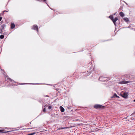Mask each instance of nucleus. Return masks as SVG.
I'll list each match as a JSON object with an SVG mask.
<instances>
[{
  "instance_id": "obj_4",
  "label": "nucleus",
  "mask_w": 135,
  "mask_h": 135,
  "mask_svg": "<svg viewBox=\"0 0 135 135\" xmlns=\"http://www.w3.org/2000/svg\"><path fill=\"white\" fill-rule=\"evenodd\" d=\"M121 96L124 98H127L128 96L127 93L125 92L123 94H122Z\"/></svg>"
},
{
  "instance_id": "obj_22",
  "label": "nucleus",
  "mask_w": 135,
  "mask_h": 135,
  "mask_svg": "<svg viewBox=\"0 0 135 135\" xmlns=\"http://www.w3.org/2000/svg\"><path fill=\"white\" fill-rule=\"evenodd\" d=\"M1 70L3 71V72H4V71L3 70H2V69H1Z\"/></svg>"
},
{
  "instance_id": "obj_20",
  "label": "nucleus",
  "mask_w": 135,
  "mask_h": 135,
  "mask_svg": "<svg viewBox=\"0 0 135 135\" xmlns=\"http://www.w3.org/2000/svg\"><path fill=\"white\" fill-rule=\"evenodd\" d=\"M116 97L119 98V97L117 95V97Z\"/></svg>"
},
{
  "instance_id": "obj_8",
  "label": "nucleus",
  "mask_w": 135,
  "mask_h": 135,
  "mask_svg": "<svg viewBox=\"0 0 135 135\" xmlns=\"http://www.w3.org/2000/svg\"><path fill=\"white\" fill-rule=\"evenodd\" d=\"M11 28L13 29L15 28V25L14 23H12L11 24Z\"/></svg>"
},
{
  "instance_id": "obj_15",
  "label": "nucleus",
  "mask_w": 135,
  "mask_h": 135,
  "mask_svg": "<svg viewBox=\"0 0 135 135\" xmlns=\"http://www.w3.org/2000/svg\"><path fill=\"white\" fill-rule=\"evenodd\" d=\"M3 130H0V133H4L3 132Z\"/></svg>"
},
{
  "instance_id": "obj_11",
  "label": "nucleus",
  "mask_w": 135,
  "mask_h": 135,
  "mask_svg": "<svg viewBox=\"0 0 135 135\" xmlns=\"http://www.w3.org/2000/svg\"><path fill=\"white\" fill-rule=\"evenodd\" d=\"M123 20L124 21H125L126 22H127L129 20L127 18V17H124L123 18Z\"/></svg>"
},
{
  "instance_id": "obj_13",
  "label": "nucleus",
  "mask_w": 135,
  "mask_h": 135,
  "mask_svg": "<svg viewBox=\"0 0 135 135\" xmlns=\"http://www.w3.org/2000/svg\"><path fill=\"white\" fill-rule=\"evenodd\" d=\"M67 128V127H64V128L61 127V128H58L57 129V130H60V129H64V128Z\"/></svg>"
},
{
  "instance_id": "obj_6",
  "label": "nucleus",
  "mask_w": 135,
  "mask_h": 135,
  "mask_svg": "<svg viewBox=\"0 0 135 135\" xmlns=\"http://www.w3.org/2000/svg\"><path fill=\"white\" fill-rule=\"evenodd\" d=\"M45 107L46 108H47L49 109H51L52 107V106L50 105H46Z\"/></svg>"
},
{
  "instance_id": "obj_2",
  "label": "nucleus",
  "mask_w": 135,
  "mask_h": 135,
  "mask_svg": "<svg viewBox=\"0 0 135 135\" xmlns=\"http://www.w3.org/2000/svg\"><path fill=\"white\" fill-rule=\"evenodd\" d=\"M99 79L100 81H104L107 80V78H105L103 76H101L99 78Z\"/></svg>"
},
{
  "instance_id": "obj_10",
  "label": "nucleus",
  "mask_w": 135,
  "mask_h": 135,
  "mask_svg": "<svg viewBox=\"0 0 135 135\" xmlns=\"http://www.w3.org/2000/svg\"><path fill=\"white\" fill-rule=\"evenodd\" d=\"M60 111L61 112H64V108L62 106H60Z\"/></svg>"
},
{
  "instance_id": "obj_23",
  "label": "nucleus",
  "mask_w": 135,
  "mask_h": 135,
  "mask_svg": "<svg viewBox=\"0 0 135 135\" xmlns=\"http://www.w3.org/2000/svg\"><path fill=\"white\" fill-rule=\"evenodd\" d=\"M134 102H135V99L134 100Z\"/></svg>"
},
{
  "instance_id": "obj_7",
  "label": "nucleus",
  "mask_w": 135,
  "mask_h": 135,
  "mask_svg": "<svg viewBox=\"0 0 135 135\" xmlns=\"http://www.w3.org/2000/svg\"><path fill=\"white\" fill-rule=\"evenodd\" d=\"M118 19L117 17H115V18L114 19H113V23H114V24L115 26L116 25L115 22Z\"/></svg>"
},
{
  "instance_id": "obj_9",
  "label": "nucleus",
  "mask_w": 135,
  "mask_h": 135,
  "mask_svg": "<svg viewBox=\"0 0 135 135\" xmlns=\"http://www.w3.org/2000/svg\"><path fill=\"white\" fill-rule=\"evenodd\" d=\"M119 14L120 16L122 17H123L124 16V14L122 12H120Z\"/></svg>"
},
{
  "instance_id": "obj_16",
  "label": "nucleus",
  "mask_w": 135,
  "mask_h": 135,
  "mask_svg": "<svg viewBox=\"0 0 135 135\" xmlns=\"http://www.w3.org/2000/svg\"><path fill=\"white\" fill-rule=\"evenodd\" d=\"M43 111H44V112H46V108H45L44 109H43Z\"/></svg>"
},
{
  "instance_id": "obj_14",
  "label": "nucleus",
  "mask_w": 135,
  "mask_h": 135,
  "mask_svg": "<svg viewBox=\"0 0 135 135\" xmlns=\"http://www.w3.org/2000/svg\"><path fill=\"white\" fill-rule=\"evenodd\" d=\"M4 36L3 35H1L0 36V38L1 39H3L4 38Z\"/></svg>"
},
{
  "instance_id": "obj_21",
  "label": "nucleus",
  "mask_w": 135,
  "mask_h": 135,
  "mask_svg": "<svg viewBox=\"0 0 135 135\" xmlns=\"http://www.w3.org/2000/svg\"><path fill=\"white\" fill-rule=\"evenodd\" d=\"M38 1H42V0H38Z\"/></svg>"
},
{
  "instance_id": "obj_19",
  "label": "nucleus",
  "mask_w": 135,
  "mask_h": 135,
  "mask_svg": "<svg viewBox=\"0 0 135 135\" xmlns=\"http://www.w3.org/2000/svg\"><path fill=\"white\" fill-rule=\"evenodd\" d=\"M44 96V97H49V96L48 95H45V96Z\"/></svg>"
},
{
  "instance_id": "obj_1",
  "label": "nucleus",
  "mask_w": 135,
  "mask_h": 135,
  "mask_svg": "<svg viewBox=\"0 0 135 135\" xmlns=\"http://www.w3.org/2000/svg\"><path fill=\"white\" fill-rule=\"evenodd\" d=\"M130 82L129 81H127L125 80H123L121 81H119L118 83L119 84H124L128 83H129Z\"/></svg>"
},
{
  "instance_id": "obj_3",
  "label": "nucleus",
  "mask_w": 135,
  "mask_h": 135,
  "mask_svg": "<svg viewBox=\"0 0 135 135\" xmlns=\"http://www.w3.org/2000/svg\"><path fill=\"white\" fill-rule=\"evenodd\" d=\"M94 108L96 109L101 108L103 107V106L100 105L96 104L94 106Z\"/></svg>"
},
{
  "instance_id": "obj_12",
  "label": "nucleus",
  "mask_w": 135,
  "mask_h": 135,
  "mask_svg": "<svg viewBox=\"0 0 135 135\" xmlns=\"http://www.w3.org/2000/svg\"><path fill=\"white\" fill-rule=\"evenodd\" d=\"M109 17L110 19L113 21V17L112 16H110Z\"/></svg>"
},
{
  "instance_id": "obj_17",
  "label": "nucleus",
  "mask_w": 135,
  "mask_h": 135,
  "mask_svg": "<svg viewBox=\"0 0 135 135\" xmlns=\"http://www.w3.org/2000/svg\"><path fill=\"white\" fill-rule=\"evenodd\" d=\"M117 94H114V96H115L116 97H117Z\"/></svg>"
},
{
  "instance_id": "obj_18",
  "label": "nucleus",
  "mask_w": 135,
  "mask_h": 135,
  "mask_svg": "<svg viewBox=\"0 0 135 135\" xmlns=\"http://www.w3.org/2000/svg\"><path fill=\"white\" fill-rule=\"evenodd\" d=\"M2 19V17H0V21H1Z\"/></svg>"
},
{
  "instance_id": "obj_5",
  "label": "nucleus",
  "mask_w": 135,
  "mask_h": 135,
  "mask_svg": "<svg viewBox=\"0 0 135 135\" xmlns=\"http://www.w3.org/2000/svg\"><path fill=\"white\" fill-rule=\"evenodd\" d=\"M32 29L34 30H36L37 31L38 29V27L37 25H34L32 27Z\"/></svg>"
}]
</instances>
